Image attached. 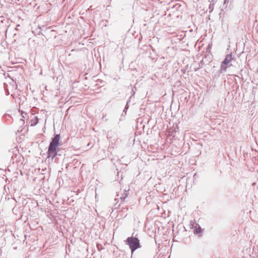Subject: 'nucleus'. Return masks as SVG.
Masks as SVG:
<instances>
[{
  "label": "nucleus",
  "instance_id": "obj_1",
  "mask_svg": "<svg viewBox=\"0 0 258 258\" xmlns=\"http://www.w3.org/2000/svg\"><path fill=\"white\" fill-rule=\"evenodd\" d=\"M59 134L55 135L48 146L47 158H51L52 160L57 155V147L59 145Z\"/></svg>",
  "mask_w": 258,
  "mask_h": 258
},
{
  "label": "nucleus",
  "instance_id": "obj_2",
  "mask_svg": "<svg viewBox=\"0 0 258 258\" xmlns=\"http://www.w3.org/2000/svg\"><path fill=\"white\" fill-rule=\"evenodd\" d=\"M126 244L129 245L130 248L131 249L132 253L135 251L138 248L141 247L140 243V240L133 236L128 237L125 241Z\"/></svg>",
  "mask_w": 258,
  "mask_h": 258
},
{
  "label": "nucleus",
  "instance_id": "obj_3",
  "mask_svg": "<svg viewBox=\"0 0 258 258\" xmlns=\"http://www.w3.org/2000/svg\"><path fill=\"white\" fill-rule=\"evenodd\" d=\"M233 57L232 56L231 53L227 54L224 59L222 62L220 68L218 72L220 74H222L224 72H225L227 70V69L228 67H230L232 66V64L230 63L231 61L233 59Z\"/></svg>",
  "mask_w": 258,
  "mask_h": 258
},
{
  "label": "nucleus",
  "instance_id": "obj_4",
  "mask_svg": "<svg viewBox=\"0 0 258 258\" xmlns=\"http://www.w3.org/2000/svg\"><path fill=\"white\" fill-rule=\"evenodd\" d=\"M170 10L171 12L172 13H175L176 12H180L182 10V7L179 4L176 3L175 5H173L170 8Z\"/></svg>",
  "mask_w": 258,
  "mask_h": 258
},
{
  "label": "nucleus",
  "instance_id": "obj_5",
  "mask_svg": "<svg viewBox=\"0 0 258 258\" xmlns=\"http://www.w3.org/2000/svg\"><path fill=\"white\" fill-rule=\"evenodd\" d=\"M214 4H210L209 6V12L211 13L214 9Z\"/></svg>",
  "mask_w": 258,
  "mask_h": 258
},
{
  "label": "nucleus",
  "instance_id": "obj_6",
  "mask_svg": "<svg viewBox=\"0 0 258 258\" xmlns=\"http://www.w3.org/2000/svg\"><path fill=\"white\" fill-rule=\"evenodd\" d=\"M201 229L200 227L199 228L196 229V230L195 231V233H196L197 234L200 233H201Z\"/></svg>",
  "mask_w": 258,
  "mask_h": 258
},
{
  "label": "nucleus",
  "instance_id": "obj_7",
  "mask_svg": "<svg viewBox=\"0 0 258 258\" xmlns=\"http://www.w3.org/2000/svg\"><path fill=\"white\" fill-rule=\"evenodd\" d=\"M128 102H130V100H128V101L127 102V103H126V106H125V108H124V110H123V112H125V113L126 112V110H127V109H128Z\"/></svg>",
  "mask_w": 258,
  "mask_h": 258
},
{
  "label": "nucleus",
  "instance_id": "obj_8",
  "mask_svg": "<svg viewBox=\"0 0 258 258\" xmlns=\"http://www.w3.org/2000/svg\"><path fill=\"white\" fill-rule=\"evenodd\" d=\"M126 196H127V195H126V194H123V195L122 197H120V198H121V199H125V198L126 197Z\"/></svg>",
  "mask_w": 258,
  "mask_h": 258
},
{
  "label": "nucleus",
  "instance_id": "obj_9",
  "mask_svg": "<svg viewBox=\"0 0 258 258\" xmlns=\"http://www.w3.org/2000/svg\"><path fill=\"white\" fill-rule=\"evenodd\" d=\"M210 4H214V2L216 1V0H208Z\"/></svg>",
  "mask_w": 258,
  "mask_h": 258
},
{
  "label": "nucleus",
  "instance_id": "obj_10",
  "mask_svg": "<svg viewBox=\"0 0 258 258\" xmlns=\"http://www.w3.org/2000/svg\"><path fill=\"white\" fill-rule=\"evenodd\" d=\"M26 115H27V113H26L24 112H23L22 113V117H23V118H25V116H26Z\"/></svg>",
  "mask_w": 258,
  "mask_h": 258
},
{
  "label": "nucleus",
  "instance_id": "obj_11",
  "mask_svg": "<svg viewBox=\"0 0 258 258\" xmlns=\"http://www.w3.org/2000/svg\"><path fill=\"white\" fill-rule=\"evenodd\" d=\"M36 119H37L36 122L34 123H32L31 124V126H34V125H35L38 123V118H36Z\"/></svg>",
  "mask_w": 258,
  "mask_h": 258
},
{
  "label": "nucleus",
  "instance_id": "obj_12",
  "mask_svg": "<svg viewBox=\"0 0 258 258\" xmlns=\"http://www.w3.org/2000/svg\"><path fill=\"white\" fill-rule=\"evenodd\" d=\"M229 3V0H224V4H225L226 3Z\"/></svg>",
  "mask_w": 258,
  "mask_h": 258
},
{
  "label": "nucleus",
  "instance_id": "obj_13",
  "mask_svg": "<svg viewBox=\"0 0 258 258\" xmlns=\"http://www.w3.org/2000/svg\"><path fill=\"white\" fill-rule=\"evenodd\" d=\"M20 120L23 121H24L23 119H21Z\"/></svg>",
  "mask_w": 258,
  "mask_h": 258
}]
</instances>
